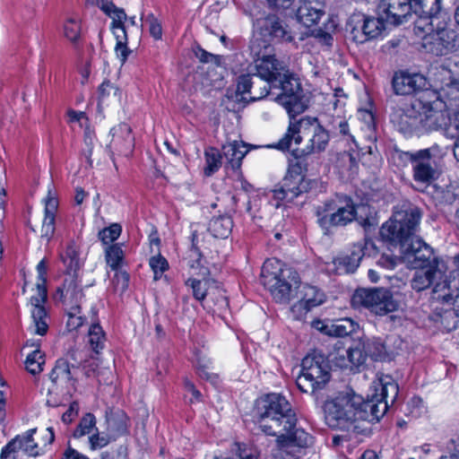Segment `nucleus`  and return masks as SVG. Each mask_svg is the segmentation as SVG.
<instances>
[{
	"mask_svg": "<svg viewBox=\"0 0 459 459\" xmlns=\"http://www.w3.org/2000/svg\"><path fill=\"white\" fill-rule=\"evenodd\" d=\"M64 34L67 39L76 42L81 35V24L79 20L69 18L64 25Z\"/></svg>",
	"mask_w": 459,
	"mask_h": 459,
	"instance_id": "nucleus-52",
	"label": "nucleus"
},
{
	"mask_svg": "<svg viewBox=\"0 0 459 459\" xmlns=\"http://www.w3.org/2000/svg\"><path fill=\"white\" fill-rule=\"evenodd\" d=\"M382 19L399 24L411 12L410 0H380L377 6Z\"/></svg>",
	"mask_w": 459,
	"mask_h": 459,
	"instance_id": "nucleus-21",
	"label": "nucleus"
},
{
	"mask_svg": "<svg viewBox=\"0 0 459 459\" xmlns=\"http://www.w3.org/2000/svg\"><path fill=\"white\" fill-rule=\"evenodd\" d=\"M222 154L214 147H208L204 151L206 166L204 169L205 176L210 177L221 167Z\"/></svg>",
	"mask_w": 459,
	"mask_h": 459,
	"instance_id": "nucleus-38",
	"label": "nucleus"
},
{
	"mask_svg": "<svg viewBox=\"0 0 459 459\" xmlns=\"http://www.w3.org/2000/svg\"><path fill=\"white\" fill-rule=\"evenodd\" d=\"M39 281L37 283V294L30 298L32 323L30 326L31 333L44 335L47 333L48 325L47 323V312L43 306L47 300L46 274L47 263L42 259L37 265Z\"/></svg>",
	"mask_w": 459,
	"mask_h": 459,
	"instance_id": "nucleus-13",
	"label": "nucleus"
},
{
	"mask_svg": "<svg viewBox=\"0 0 459 459\" xmlns=\"http://www.w3.org/2000/svg\"><path fill=\"white\" fill-rule=\"evenodd\" d=\"M358 403H360V396L353 393H340L327 399L323 405L326 425L331 429L348 430L357 421Z\"/></svg>",
	"mask_w": 459,
	"mask_h": 459,
	"instance_id": "nucleus-7",
	"label": "nucleus"
},
{
	"mask_svg": "<svg viewBox=\"0 0 459 459\" xmlns=\"http://www.w3.org/2000/svg\"><path fill=\"white\" fill-rule=\"evenodd\" d=\"M446 135L450 138H455L459 135V110L455 112L449 118V123L445 128Z\"/></svg>",
	"mask_w": 459,
	"mask_h": 459,
	"instance_id": "nucleus-63",
	"label": "nucleus"
},
{
	"mask_svg": "<svg viewBox=\"0 0 459 459\" xmlns=\"http://www.w3.org/2000/svg\"><path fill=\"white\" fill-rule=\"evenodd\" d=\"M120 100L119 89L108 81H105L99 88V100L101 104L109 105Z\"/></svg>",
	"mask_w": 459,
	"mask_h": 459,
	"instance_id": "nucleus-40",
	"label": "nucleus"
},
{
	"mask_svg": "<svg viewBox=\"0 0 459 459\" xmlns=\"http://www.w3.org/2000/svg\"><path fill=\"white\" fill-rule=\"evenodd\" d=\"M366 349L367 356L374 360H385L392 356L387 350L386 343L380 338H361Z\"/></svg>",
	"mask_w": 459,
	"mask_h": 459,
	"instance_id": "nucleus-35",
	"label": "nucleus"
},
{
	"mask_svg": "<svg viewBox=\"0 0 459 459\" xmlns=\"http://www.w3.org/2000/svg\"><path fill=\"white\" fill-rule=\"evenodd\" d=\"M195 56L200 60L202 63H211L214 64L215 65L219 66L221 64V56L219 55H213L210 52H207L201 47H197L195 49Z\"/></svg>",
	"mask_w": 459,
	"mask_h": 459,
	"instance_id": "nucleus-60",
	"label": "nucleus"
},
{
	"mask_svg": "<svg viewBox=\"0 0 459 459\" xmlns=\"http://www.w3.org/2000/svg\"><path fill=\"white\" fill-rule=\"evenodd\" d=\"M115 51L117 57L124 64L131 53V50L127 48V34L122 32L121 35H117Z\"/></svg>",
	"mask_w": 459,
	"mask_h": 459,
	"instance_id": "nucleus-58",
	"label": "nucleus"
},
{
	"mask_svg": "<svg viewBox=\"0 0 459 459\" xmlns=\"http://www.w3.org/2000/svg\"><path fill=\"white\" fill-rule=\"evenodd\" d=\"M324 14L325 11L322 4L319 2L313 3L310 0H304L296 13L299 22L306 27L317 23Z\"/></svg>",
	"mask_w": 459,
	"mask_h": 459,
	"instance_id": "nucleus-27",
	"label": "nucleus"
},
{
	"mask_svg": "<svg viewBox=\"0 0 459 459\" xmlns=\"http://www.w3.org/2000/svg\"><path fill=\"white\" fill-rule=\"evenodd\" d=\"M36 431L37 429H30L24 434L15 437L19 438V443H21L20 450H22L30 456H37L39 454V446L33 440V435Z\"/></svg>",
	"mask_w": 459,
	"mask_h": 459,
	"instance_id": "nucleus-44",
	"label": "nucleus"
},
{
	"mask_svg": "<svg viewBox=\"0 0 459 459\" xmlns=\"http://www.w3.org/2000/svg\"><path fill=\"white\" fill-rule=\"evenodd\" d=\"M301 172L302 168L299 162L291 165L280 185L273 190V197L290 203L301 194L318 187V180L306 178Z\"/></svg>",
	"mask_w": 459,
	"mask_h": 459,
	"instance_id": "nucleus-11",
	"label": "nucleus"
},
{
	"mask_svg": "<svg viewBox=\"0 0 459 459\" xmlns=\"http://www.w3.org/2000/svg\"><path fill=\"white\" fill-rule=\"evenodd\" d=\"M203 279L204 281L190 278L186 281V284L190 285L193 290L194 297L200 301L204 300L207 295V281L206 278Z\"/></svg>",
	"mask_w": 459,
	"mask_h": 459,
	"instance_id": "nucleus-55",
	"label": "nucleus"
},
{
	"mask_svg": "<svg viewBox=\"0 0 459 459\" xmlns=\"http://www.w3.org/2000/svg\"><path fill=\"white\" fill-rule=\"evenodd\" d=\"M122 231V228L119 224L114 223L108 228L103 229L99 232L100 239L108 245L118 238Z\"/></svg>",
	"mask_w": 459,
	"mask_h": 459,
	"instance_id": "nucleus-54",
	"label": "nucleus"
},
{
	"mask_svg": "<svg viewBox=\"0 0 459 459\" xmlns=\"http://www.w3.org/2000/svg\"><path fill=\"white\" fill-rule=\"evenodd\" d=\"M149 264L153 271L155 281L159 280L161 274L169 268L168 261L160 255L151 257Z\"/></svg>",
	"mask_w": 459,
	"mask_h": 459,
	"instance_id": "nucleus-56",
	"label": "nucleus"
},
{
	"mask_svg": "<svg viewBox=\"0 0 459 459\" xmlns=\"http://www.w3.org/2000/svg\"><path fill=\"white\" fill-rule=\"evenodd\" d=\"M101 10L111 19V28H122L127 20L126 13L123 8L117 7L113 3H107L101 5Z\"/></svg>",
	"mask_w": 459,
	"mask_h": 459,
	"instance_id": "nucleus-43",
	"label": "nucleus"
},
{
	"mask_svg": "<svg viewBox=\"0 0 459 459\" xmlns=\"http://www.w3.org/2000/svg\"><path fill=\"white\" fill-rule=\"evenodd\" d=\"M197 234L192 233V247L188 253V264L193 269H199L198 275L206 278L210 274L209 269L202 264V253L198 247Z\"/></svg>",
	"mask_w": 459,
	"mask_h": 459,
	"instance_id": "nucleus-36",
	"label": "nucleus"
},
{
	"mask_svg": "<svg viewBox=\"0 0 459 459\" xmlns=\"http://www.w3.org/2000/svg\"><path fill=\"white\" fill-rule=\"evenodd\" d=\"M399 394L398 385L390 376H385L379 379L375 386L374 397L379 402L384 401L387 403V408L394 404Z\"/></svg>",
	"mask_w": 459,
	"mask_h": 459,
	"instance_id": "nucleus-28",
	"label": "nucleus"
},
{
	"mask_svg": "<svg viewBox=\"0 0 459 459\" xmlns=\"http://www.w3.org/2000/svg\"><path fill=\"white\" fill-rule=\"evenodd\" d=\"M107 429L113 436V439L128 433L129 419L120 410L107 414Z\"/></svg>",
	"mask_w": 459,
	"mask_h": 459,
	"instance_id": "nucleus-30",
	"label": "nucleus"
},
{
	"mask_svg": "<svg viewBox=\"0 0 459 459\" xmlns=\"http://www.w3.org/2000/svg\"><path fill=\"white\" fill-rule=\"evenodd\" d=\"M57 296L67 307V309L73 307H80L83 294L76 282L74 275H69L65 279L62 286L56 290Z\"/></svg>",
	"mask_w": 459,
	"mask_h": 459,
	"instance_id": "nucleus-26",
	"label": "nucleus"
},
{
	"mask_svg": "<svg viewBox=\"0 0 459 459\" xmlns=\"http://www.w3.org/2000/svg\"><path fill=\"white\" fill-rule=\"evenodd\" d=\"M21 443L19 438L14 437L2 449L0 459H19L18 453L20 450Z\"/></svg>",
	"mask_w": 459,
	"mask_h": 459,
	"instance_id": "nucleus-57",
	"label": "nucleus"
},
{
	"mask_svg": "<svg viewBox=\"0 0 459 459\" xmlns=\"http://www.w3.org/2000/svg\"><path fill=\"white\" fill-rule=\"evenodd\" d=\"M113 439V436L108 433H100L98 429L89 437L90 447L91 450H97L108 446Z\"/></svg>",
	"mask_w": 459,
	"mask_h": 459,
	"instance_id": "nucleus-51",
	"label": "nucleus"
},
{
	"mask_svg": "<svg viewBox=\"0 0 459 459\" xmlns=\"http://www.w3.org/2000/svg\"><path fill=\"white\" fill-rule=\"evenodd\" d=\"M94 140H95V134L94 132L90 128L86 127L84 130V136L83 141L86 148L83 150V154L87 160V162L91 165V155L93 152V147H94Z\"/></svg>",
	"mask_w": 459,
	"mask_h": 459,
	"instance_id": "nucleus-59",
	"label": "nucleus"
},
{
	"mask_svg": "<svg viewBox=\"0 0 459 459\" xmlns=\"http://www.w3.org/2000/svg\"><path fill=\"white\" fill-rule=\"evenodd\" d=\"M110 133L112 134L113 140L112 142H116V136H123L125 140L128 143H131L133 137L131 135V127L127 124H120L117 127L111 129Z\"/></svg>",
	"mask_w": 459,
	"mask_h": 459,
	"instance_id": "nucleus-64",
	"label": "nucleus"
},
{
	"mask_svg": "<svg viewBox=\"0 0 459 459\" xmlns=\"http://www.w3.org/2000/svg\"><path fill=\"white\" fill-rule=\"evenodd\" d=\"M273 88V85L255 71L241 74L237 80L235 99L236 101L245 103L260 100L265 98Z\"/></svg>",
	"mask_w": 459,
	"mask_h": 459,
	"instance_id": "nucleus-14",
	"label": "nucleus"
},
{
	"mask_svg": "<svg viewBox=\"0 0 459 459\" xmlns=\"http://www.w3.org/2000/svg\"><path fill=\"white\" fill-rule=\"evenodd\" d=\"M351 21L362 22L359 29L354 27L351 30L354 39L359 43L377 37L384 28L383 22L380 19L368 17L362 13L353 15Z\"/></svg>",
	"mask_w": 459,
	"mask_h": 459,
	"instance_id": "nucleus-20",
	"label": "nucleus"
},
{
	"mask_svg": "<svg viewBox=\"0 0 459 459\" xmlns=\"http://www.w3.org/2000/svg\"><path fill=\"white\" fill-rule=\"evenodd\" d=\"M331 328L330 333L338 337H344L356 332L359 325L352 319L345 317L336 320Z\"/></svg>",
	"mask_w": 459,
	"mask_h": 459,
	"instance_id": "nucleus-42",
	"label": "nucleus"
},
{
	"mask_svg": "<svg viewBox=\"0 0 459 459\" xmlns=\"http://www.w3.org/2000/svg\"><path fill=\"white\" fill-rule=\"evenodd\" d=\"M413 162V179L416 183L428 186L436 177V169L422 159L411 160Z\"/></svg>",
	"mask_w": 459,
	"mask_h": 459,
	"instance_id": "nucleus-34",
	"label": "nucleus"
},
{
	"mask_svg": "<svg viewBox=\"0 0 459 459\" xmlns=\"http://www.w3.org/2000/svg\"><path fill=\"white\" fill-rule=\"evenodd\" d=\"M328 126L333 134L351 137L349 133V125L345 117L333 116L328 122Z\"/></svg>",
	"mask_w": 459,
	"mask_h": 459,
	"instance_id": "nucleus-50",
	"label": "nucleus"
},
{
	"mask_svg": "<svg viewBox=\"0 0 459 459\" xmlns=\"http://www.w3.org/2000/svg\"><path fill=\"white\" fill-rule=\"evenodd\" d=\"M57 209V201L55 198H48L45 204V216L41 226L39 228L31 220L28 221V226L35 232L39 233L42 238L49 240L55 232V212Z\"/></svg>",
	"mask_w": 459,
	"mask_h": 459,
	"instance_id": "nucleus-25",
	"label": "nucleus"
},
{
	"mask_svg": "<svg viewBox=\"0 0 459 459\" xmlns=\"http://www.w3.org/2000/svg\"><path fill=\"white\" fill-rule=\"evenodd\" d=\"M435 81L440 83L443 95L451 100L459 97V64L448 63L437 67Z\"/></svg>",
	"mask_w": 459,
	"mask_h": 459,
	"instance_id": "nucleus-16",
	"label": "nucleus"
},
{
	"mask_svg": "<svg viewBox=\"0 0 459 459\" xmlns=\"http://www.w3.org/2000/svg\"><path fill=\"white\" fill-rule=\"evenodd\" d=\"M426 78L420 74L395 73L392 85L395 94L409 95L426 87Z\"/></svg>",
	"mask_w": 459,
	"mask_h": 459,
	"instance_id": "nucleus-19",
	"label": "nucleus"
},
{
	"mask_svg": "<svg viewBox=\"0 0 459 459\" xmlns=\"http://www.w3.org/2000/svg\"><path fill=\"white\" fill-rule=\"evenodd\" d=\"M420 130L425 132L437 131L447 126V117L441 110L432 108L429 103H423L419 111Z\"/></svg>",
	"mask_w": 459,
	"mask_h": 459,
	"instance_id": "nucleus-22",
	"label": "nucleus"
},
{
	"mask_svg": "<svg viewBox=\"0 0 459 459\" xmlns=\"http://www.w3.org/2000/svg\"><path fill=\"white\" fill-rule=\"evenodd\" d=\"M356 206L347 195H336L316 207L318 225L325 231L343 227L356 219Z\"/></svg>",
	"mask_w": 459,
	"mask_h": 459,
	"instance_id": "nucleus-6",
	"label": "nucleus"
},
{
	"mask_svg": "<svg viewBox=\"0 0 459 459\" xmlns=\"http://www.w3.org/2000/svg\"><path fill=\"white\" fill-rule=\"evenodd\" d=\"M351 303L354 307H363L377 316H385L398 308L393 293L385 288L358 289Z\"/></svg>",
	"mask_w": 459,
	"mask_h": 459,
	"instance_id": "nucleus-12",
	"label": "nucleus"
},
{
	"mask_svg": "<svg viewBox=\"0 0 459 459\" xmlns=\"http://www.w3.org/2000/svg\"><path fill=\"white\" fill-rule=\"evenodd\" d=\"M446 154V151L437 144H434L429 148L420 150L415 153L404 152V155L410 160L422 159L426 160H440Z\"/></svg>",
	"mask_w": 459,
	"mask_h": 459,
	"instance_id": "nucleus-41",
	"label": "nucleus"
},
{
	"mask_svg": "<svg viewBox=\"0 0 459 459\" xmlns=\"http://www.w3.org/2000/svg\"><path fill=\"white\" fill-rule=\"evenodd\" d=\"M232 220L228 215L214 217L210 221L209 230L215 238H226L231 232Z\"/></svg>",
	"mask_w": 459,
	"mask_h": 459,
	"instance_id": "nucleus-37",
	"label": "nucleus"
},
{
	"mask_svg": "<svg viewBox=\"0 0 459 459\" xmlns=\"http://www.w3.org/2000/svg\"><path fill=\"white\" fill-rule=\"evenodd\" d=\"M83 352L82 351L72 349L60 359H68L70 364L73 366V368L78 371L83 360Z\"/></svg>",
	"mask_w": 459,
	"mask_h": 459,
	"instance_id": "nucleus-62",
	"label": "nucleus"
},
{
	"mask_svg": "<svg viewBox=\"0 0 459 459\" xmlns=\"http://www.w3.org/2000/svg\"><path fill=\"white\" fill-rule=\"evenodd\" d=\"M418 37L421 39L422 48L435 56H445L455 48L456 35L447 28L446 19L431 22Z\"/></svg>",
	"mask_w": 459,
	"mask_h": 459,
	"instance_id": "nucleus-10",
	"label": "nucleus"
},
{
	"mask_svg": "<svg viewBox=\"0 0 459 459\" xmlns=\"http://www.w3.org/2000/svg\"><path fill=\"white\" fill-rule=\"evenodd\" d=\"M77 370L73 368L68 359H57L50 373V379L56 385H65L67 392L75 389Z\"/></svg>",
	"mask_w": 459,
	"mask_h": 459,
	"instance_id": "nucleus-24",
	"label": "nucleus"
},
{
	"mask_svg": "<svg viewBox=\"0 0 459 459\" xmlns=\"http://www.w3.org/2000/svg\"><path fill=\"white\" fill-rule=\"evenodd\" d=\"M96 418L92 413H86L80 420L76 429H74L73 436L75 438H80L86 435L92 434L97 429L96 428Z\"/></svg>",
	"mask_w": 459,
	"mask_h": 459,
	"instance_id": "nucleus-45",
	"label": "nucleus"
},
{
	"mask_svg": "<svg viewBox=\"0 0 459 459\" xmlns=\"http://www.w3.org/2000/svg\"><path fill=\"white\" fill-rule=\"evenodd\" d=\"M145 22L149 24L150 34L155 39H160L162 37V27L159 20L152 13H150L146 16Z\"/></svg>",
	"mask_w": 459,
	"mask_h": 459,
	"instance_id": "nucleus-61",
	"label": "nucleus"
},
{
	"mask_svg": "<svg viewBox=\"0 0 459 459\" xmlns=\"http://www.w3.org/2000/svg\"><path fill=\"white\" fill-rule=\"evenodd\" d=\"M452 299L453 295L450 293L446 281L437 282L434 285L430 298L432 313L429 314V318L435 323H439L448 332L455 329L459 323L458 310L451 307L445 308L440 305L449 307L452 304Z\"/></svg>",
	"mask_w": 459,
	"mask_h": 459,
	"instance_id": "nucleus-9",
	"label": "nucleus"
},
{
	"mask_svg": "<svg viewBox=\"0 0 459 459\" xmlns=\"http://www.w3.org/2000/svg\"><path fill=\"white\" fill-rule=\"evenodd\" d=\"M61 260L66 267V272L69 275H74L76 272L79 270L80 259L78 256V252L73 243H70L65 251L61 254Z\"/></svg>",
	"mask_w": 459,
	"mask_h": 459,
	"instance_id": "nucleus-39",
	"label": "nucleus"
},
{
	"mask_svg": "<svg viewBox=\"0 0 459 459\" xmlns=\"http://www.w3.org/2000/svg\"><path fill=\"white\" fill-rule=\"evenodd\" d=\"M250 52L254 58V70L281 91L275 100L292 116L305 111L307 106L299 78L286 62L272 53V47L260 39L250 42Z\"/></svg>",
	"mask_w": 459,
	"mask_h": 459,
	"instance_id": "nucleus-1",
	"label": "nucleus"
},
{
	"mask_svg": "<svg viewBox=\"0 0 459 459\" xmlns=\"http://www.w3.org/2000/svg\"><path fill=\"white\" fill-rule=\"evenodd\" d=\"M416 271L411 280L412 290L420 292L429 288L438 273L437 267L432 265L428 268H415Z\"/></svg>",
	"mask_w": 459,
	"mask_h": 459,
	"instance_id": "nucleus-31",
	"label": "nucleus"
},
{
	"mask_svg": "<svg viewBox=\"0 0 459 459\" xmlns=\"http://www.w3.org/2000/svg\"><path fill=\"white\" fill-rule=\"evenodd\" d=\"M363 344L362 339L360 338L347 351L349 360L356 367L364 364L368 357Z\"/></svg>",
	"mask_w": 459,
	"mask_h": 459,
	"instance_id": "nucleus-46",
	"label": "nucleus"
},
{
	"mask_svg": "<svg viewBox=\"0 0 459 459\" xmlns=\"http://www.w3.org/2000/svg\"><path fill=\"white\" fill-rule=\"evenodd\" d=\"M411 11L419 17L414 22V33L420 36L425 32L426 26L431 22L446 19V14L441 12V0H410Z\"/></svg>",
	"mask_w": 459,
	"mask_h": 459,
	"instance_id": "nucleus-15",
	"label": "nucleus"
},
{
	"mask_svg": "<svg viewBox=\"0 0 459 459\" xmlns=\"http://www.w3.org/2000/svg\"><path fill=\"white\" fill-rule=\"evenodd\" d=\"M422 108L420 100H414L410 108L396 111L392 121L396 125L399 131L405 134H411L416 131H420L419 111Z\"/></svg>",
	"mask_w": 459,
	"mask_h": 459,
	"instance_id": "nucleus-18",
	"label": "nucleus"
},
{
	"mask_svg": "<svg viewBox=\"0 0 459 459\" xmlns=\"http://www.w3.org/2000/svg\"><path fill=\"white\" fill-rule=\"evenodd\" d=\"M89 343L91 349L99 353L103 349L105 342V333L99 324H92L89 330Z\"/></svg>",
	"mask_w": 459,
	"mask_h": 459,
	"instance_id": "nucleus-48",
	"label": "nucleus"
},
{
	"mask_svg": "<svg viewBox=\"0 0 459 459\" xmlns=\"http://www.w3.org/2000/svg\"><path fill=\"white\" fill-rule=\"evenodd\" d=\"M44 356L39 350H35L28 354L26 358V368L32 374L36 375L42 371V365L44 364Z\"/></svg>",
	"mask_w": 459,
	"mask_h": 459,
	"instance_id": "nucleus-49",
	"label": "nucleus"
},
{
	"mask_svg": "<svg viewBox=\"0 0 459 459\" xmlns=\"http://www.w3.org/2000/svg\"><path fill=\"white\" fill-rule=\"evenodd\" d=\"M275 259H267L261 271V282L278 303H289L300 284L299 273L290 267H281Z\"/></svg>",
	"mask_w": 459,
	"mask_h": 459,
	"instance_id": "nucleus-5",
	"label": "nucleus"
},
{
	"mask_svg": "<svg viewBox=\"0 0 459 459\" xmlns=\"http://www.w3.org/2000/svg\"><path fill=\"white\" fill-rule=\"evenodd\" d=\"M420 218L421 212L416 206L400 210L383 224L380 235L384 240L399 245L413 268L437 267L438 262L431 247L415 237Z\"/></svg>",
	"mask_w": 459,
	"mask_h": 459,
	"instance_id": "nucleus-3",
	"label": "nucleus"
},
{
	"mask_svg": "<svg viewBox=\"0 0 459 459\" xmlns=\"http://www.w3.org/2000/svg\"><path fill=\"white\" fill-rule=\"evenodd\" d=\"M223 156L230 164L233 169H238L241 165V160L247 153L246 144L243 142L234 141L227 143L222 147Z\"/></svg>",
	"mask_w": 459,
	"mask_h": 459,
	"instance_id": "nucleus-33",
	"label": "nucleus"
},
{
	"mask_svg": "<svg viewBox=\"0 0 459 459\" xmlns=\"http://www.w3.org/2000/svg\"><path fill=\"white\" fill-rule=\"evenodd\" d=\"M255 421L268 436L276 437L279 446L309 447L314 437L301 428H297V416L291 404L281 394H270L257 402Z\"/></svg>",
	"mask_w": 459,
	"mask_h": 459,
	"instance_id": "nucleus-2",
	"label": "nucleus"
},
{
	"mask_svg": "<svg viewBox=\"0 0 459 459\" xmlns=\"http://www.w3.org/2000/svg\"><path fill=\"white\" fill-rule=\"evenodd\" d=\"M325 300V294L317 288L310 285L303 287V297L293 307V310H304L308 312L315 307L321 305Z\"/></svg>",
	"mask_w": 459,
	"mask_h": 459,
	"instance_id": "nucleus-29",
	"label": "nucleus"
},
{
	"mask_svg": "<svg viewBox=\"0 0 459 459\" xmlns=\"http://www.w3.org/2000/svg\"><path fill=\"white\" fill-rule=\"evenodd\" d=\"M357 420H366L368 422L378 421L387 411V403L384 401L379 402L372 394L371 399L364 401L360 396V403L356 406Z\"/></svg>",
	"mask_w": 459,
	"mask_h": 459,
	"instance_id": "nucleus-23",
	"label": "nucleus"
},
{
	"mask_svg": "<svg viewBox=\"0 0 459 459\" xmlns=\"http://www.w3.org/2000/svg\"><path fill=\"white\" fill-rule=\"evenodd\" d=\"M123 260L124 251L120 245H111L106 249V261L112 270L117 271Z\"/></svg>",
	"mask_w": 459,
	"mask_h": 459,
	"instance_id": "nucleus-47",
	"label": "nucleus"
},
{
	"mask_svg": "<svg viewBox=\"0 0 459 459\" xmlns=\"http://www.w3.org/2000/svg\"><path fill=\"white\" fill-rule=\"evenodd\" d=\"M297 115H289L290 121L288 130L274 147L291 152L296 159L324 151L329 142L328 132L316 118L304 117L296 120Z\"/></svg>",
	"mask_w": 459,
	"mask_h": 459,
	"instance_id": "nucleus-4",
	"label": "nucleus"
},
{
	"mask_svg": "<svg viewBox=\"0 0 459 459\" xmlns=\"http://www.w3.org/2000/svg\"><path fill=\"white\" fill-rule=\"evenodd\" d=\"M67 316L66 327L69 331L77 330L84 323V317L81 316V307H69Z\"/></svg>",
	"mask_w": 459,
	"mask_h": 459,
	"instance_id": "nucleus-53",
	"label": "nucleus"
},
{
	"mask_svg": "<svg viewBox=\"0 0 459 459\" xmlns=\"http://www.w3.org/2000/svg\"><path fill=\"white\" fill-rule=\"evenodd\" d=\"M261 36L277 42H291L293 36L285 22L278 16L271 14L259 22Z\"/></svg>",
	"mask_w": 459,
	"mask_h": 459,
	"instance_id": "nucleus-17",
	"label": "nucleus"
},
{
	"mask_svg": "<svg viewBox=\"0 0 459 459\" xmlns=\"http://www.w3.org/2000/svg\"><path fill=\"white\" fill-rule=\"evenodd\" d=\"M329 379V366L324 356L309 354L302 359L301 373L296 383L301 392L314 393L324 388Z\"/></svg>",
	"mask_w": 459,
	"mask_h": 459,
	"instance_id": "nucleus-8",
	"label": "nucleus"
},
{
	"mask_svg": "<svg viewBox=\"0 0 459 459\" xmlns=\"http://www.w3.org/2000/svg\"><path fill=\"white\" fill-rule=\"evenodd\" d=\"M364 254L360 245L355 246L351 255L340 256L333 263L340 273H353L358 268Z\"/></svg>",
	"mask_w": 459,
	"mask_h": 459,
	"instance_id": "nucleus-32",
	"label": "nucleus"
}]
</instances>
